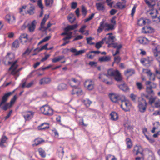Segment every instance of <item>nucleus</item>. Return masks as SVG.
Instances as JSON below:
<instances>
[{
	"label": "nucleus",
	"mask_w": 160,
	"mask_h": 160,
	"mask_svg": "<svg viewBox=\"0 0 160 160\" xmlns=\"http://www.w3.org/2000/svg\"><path fill=\"white\" fill-rule=\"evenodd\" d=\"M52 133L55 137L57 138H58L59 136V133L57 131L56 129L52 130Z\"/></svg>",
	"instance_id": "864d4df0"
},
{
	"label": "nucleus",
	"mask_w": 160,
	"mask_h": 160,
	"mask_svg": "<svg viewBox=\"0 0 160 160\" xmlns=\"http://www.w3.org/2000/svg\"><path fill=\"white\" fill-rule=\"evenodd\" d=\"M93 38H92L91 37L89 38H86V40L87 41V43L88 44H89L91 45H92L95 44L94 42H92L91 41L93 39Z\"/></svg>",
	"instance_id": "3c124183"
},
{
	"label": "nucleus",
	"mask_w": 160,
	"mask_h": 160,
	"mask_svg": "<svg viewBox=\"0 0 160 160\" xmlns=\"http://www.w3.org/2000/svg\"><path fill=\"white\" fill-rule=\"evenodd\" d=\"M112 33H108L107 35H109V36L108 38V40H107L106 38H105L101 41V45L102 44H103L104 43L106 42L107 43H112L114 42V40L115 38L114 36L112 35Z\"/></svg>",
	"instance_id": "2eb2a0df"
},
{
	"label": "nucleus",
	"mask_w": 160,
	"mask_h": 160,
	"mask_svg": "<svg viewBox=\"0 0 160 160\" xmlns=\"http://www.w3.org/2000/svg\"><path fill=\"white\" fill-rule=\"evenodd\" d=\"M64 58V57L63 56H59L52 59V61L53 62L56 63L63 59Z\"/></svg>",
	"instance_id": "ea45409f"
},
{
	"label": "nucleus",
	"mask_w": 160,
	"mask_h": 160,
	"mask_svg": "<svg viewBox=\"0 0 160 160\" xmlns=\"http://www.w3.org/2000/svg\"><path fill=\"white\" fill-rule=\"evenodd\" d=\"M28 35L26 33H23L21 34L19 39L21 42L22 44H24L28 41Z\"/></svg>",
	"instance_id": "412c9836"
},
{
	"label": "nucleus",
	"mask_w": 160,
	"mask_h": 160,
	"mask_svg": "<svg viewBox=\"0 0 160 160\" xmlns=\"http://www.w3.org/2000/svg\"><path fill=\"white\" fill-rule=\"evenodd\" d=\"M147 105V103L146 101L142 98V101H139L138 103V106L139 111L141 112H145L146 109Z\"/></svg>",
	"instance_id": "4468645a"
},
{
	"label": "nucleus",
	"mask_w": 160,
	"mask_h": 160,
	"mask_svg": "<svg viewBox=\"0 0 160 160\" xmlns=\"http://www.w3.org/2000/svg\"><path fill=\"white\" fill-rule=\"evenodd\" d=\"M121 101L122 102L120 104L121 107L123 110L128 111L131 107V103L129 101L126 100L125 97L124 98H122Z\"/></svg>",
	"instance_id": "9d476101"
},
{
	"label": "nucleus",
	"mask_w": 160,
	"mask_h": 160,
	"mask_svg": "<svg viewBox=\"0 0 160 160\" xmlns=\"http://www.w3.org/2000/svg\"><path fill=\"white\" fill-rule=\"evenodd\" d=\"M86 28V26L85 25H83L81 27L80 29L79 32H80L81 33H83L85 31L84 30Z\"/></svg>",
	"instance_id": "0e129e2a"
},
{
	"label": "nucleus",
	"mask_w": 160,
	"mask_h": 160,
	"mask_svg": "<svg viewBox=\"0 0 160 160\" xmlns=\"http://www.w3.org/2000/svg\"><path fill=\"white\" fill-rule=\"evenodd\" d=\"M39 155L42 158H44L46 156V153L44 149L40 148L38 150Z\"/></svg>",
	"instance_id": "4c0bfd02"
},
{
	"label": "nucleus",
	"mask_w": 160,
	"mask_h": 160,
	"mask_svg": "<svg viewBox=\"0 0 160 160\" xmlns=\"http://www.w3.org/2000/svg\"><path fill=\"white\" fill-rule=\"evenodd\" d=\"M36 25V22L35 20L33 21L30 24L28 25V29L30 32H32L34 31Z\"/></svg>",
	"instance_id": "c85d7f7f"
},
{
	"label": "nucleus",
	"mask_w": 160,
	"mask_h": 160,
	"mask_svg": "<svg viewBox=\"0 0 160 160\" xmlns=\"http://www.w3.org/2000/svg\"><path fill=\"white\" fill-rule=\"evenodd\" d=\"M51 38V37L50 36H48L45 37L44 39L41 40L40 42L42 43L43 42H46L48 41Z\"/></svg>",
	"instance_id": "69168bd1"
},
{
	"label": "nucleus",
	"mask_w": 160,
	"mask_h": 160,
	"mask_svg": "<svg viewBox=\"0 0 160 160\" xmlns=\"http://www.w3.org/2000/svg\"><path fill=\"white\" fill-rule=\"evenodd\" d=\"M125 75L127 77L132 76L134 73V71L132 69H128L124 72Z\"/></svg>",
	"instance_id": "72a5a7b5"
},
{
	"label": "nucleus",
	"mask_w": 160,
	"mask_h": 160,
	"mask_svg": "<svg viewBox=\"0 0 160 160\" xmlns=\"http://www.w3.org/2000/svg\"><path fill=\"white\" fill-rule=\"evenodd\" d=\"M85 52V50H82L78 51H77L76 53H75L74 55L75 56H78L79 55L82 54Z\"/></svg>",
	"instance_id": "e2e57ef3"
},
{
	"label": "nucleus",
	"mask_w": 160,
	"mask_h": 160,
	"mask_svg": "<svg viewBox=\"0 0 160 160\" xmlns=\"http://www.w3.org/2000/svg\"><path fill=\"white\" fill-rule=\"evenodd\" d=\"M111 119L113 121H116L118 118V115L117 113L114 112H112L110 114Z\"/></svg>",
	"instance_id": "f704fd0d"
},
{
	"label": "nucleus",
	"mask_w": 160,
	"mask_h": 160,
	"mask_svg": "<svg viewBox=\"0 0 160 160\" xmlns=\"http://www.w3.org/2000/svg\"><path fill=\"white\" fill-rule=\"evenodd\" d=\"M116 6L119 8L122 9L125 7V4L123 2H119L116 4Z\"/></svg>",
	"instance_id": "09e8293b"
},
{
	"label": "nucleus",
	"mask_w": 160,
	"mask_h": 160,
	"mask_svg": "<svg viewBox=\"0 0 160 160\" xmlns=\"http://www.w3.org/2000/svg\"><path fill=\"white\" fill-rule=\"evenodd\" d=\"M84 84V86L89 90H92L93 88L94 83L92 80H88L86 81Z\"/></svg>",
	"instance_id": "dca6fc26"
},
{
	"label": "nucleus",
	"mask_w": 160,
	"mask_h": 160,
	"mask_svg": "<svg viewBox=\"0 0 160 160\" xmlns=\"http://www.w3.org/2000/svg\"><path fill=\"white\" fill-rule=\"evenodd\" d=\"M110 59V57L108 56L101 57V62H107Z\"/></svg>",
	"instance_id": "49530a36"
},
{
	"label": "nucleus",
	"mask_w": 160,
	"mask_h": 160,
	"mask_svg": "<svg viewBox=\"0 0 160 160\" xmlns=\"http://www.w3.org/2000/svg\"><path fill=\"white\" fill-rule=\"evenodd\" d=\"M72 91V95L76 94L77 96H79L83 94V92L82 89L80 87L75 86Z\"/></svg>",
	"instance_id": "ddd939ff"
},
{
	"label": "nucleus",
	"mask_w": 160,
	"mask_h": 160,
	"mask_svg": "<svg viewBox=\"0 0 160 160\" xmlns=\"http://www.w3.org/2000/svg\"><path fill=\"white\" fill-rule=\"evenodd\" d=\"M6 20L10 24H12L15 22V18L13 14H8L5 17Z\"/></svg>",
	"instance_id": "6ab92c4d"
},
{
	"label": "nucleus",
	"mask_w": 160,
	"mask_h": 160,
	"mask_svg": "<svg viewBox=\"0 0 160 160\" xmlns=\"http://www.w3.org/2000/svg\"><path fill=\"white\" fill-rule=\"evenodd\" d=\"M118 87L120 89L124 91H126L128 89V87L125 83L119 85Z\"/></svg>",
	"instance_id": "79ce46f5"
},
{
	"label": "nucleus",
	"mask_w": 160,
	"mask_h": 160,
	"mask_svg": "<svg viewBox=\"0 0 160 160\" xmlns=\"http://www.w3.org/2000/svg\"><path fill=\"white\" fill-rule=\"evenodd\" d=\"M145 137L150 143L153 144L155 140L154 139L149 138L147 135H145Z\"/></svg>",
	"instance_id": "680f3d73"
},
{
	"label": "nucleus",
	"mask_w": 160,
	"mask_h": 160,
	"mask_svg": "<svg viewBox=\"0 0 160 160\" xmlns=\"http://www.w3.org/2000/svg\"><path fill=\"white\" fill-rule=\"evenodd\" d=\"M132 100L134 102L136 101L137 99H139V98L137 95H135L133 93L131 94L130 96Z\"/></svg>",
	"instance_id": "603ef678"
},
{
	"label": "nucleus",
	"mask_w": 160,
	"mask_h": 160,
	"mask_svg": "<svg viewBox=\"0 0 160 160\" xmlns=\"http://www.w3.org/2000/svg\"><path fill=\"white\" fill-rule=\"evenodd\" d=\"M40 110L42 114L47 116H51L53 114V109L48 105H45L41 107Z\"/></svg>",
	"instance_id": "7ed1b4c3"
},
{
	"label": "nucleus",
	"mask_w": 160,
	"mask_h": 160,
	"mask_svg": "<svg viewBox=\"0 0 160 160\" xmlns=\"http://www.w3.org/2000/svg\"><path fill=\"white\" fill-rule=\"evenodd\" d=\"M106 160H117V159L114 156L109 155L106 157Z\"/></svg>",
	"instance_id": "8fccbe9b"
},
{
	"label": "nucleus",
	"mask_w": 160,
	"mask_h": 160,
	"mask_svg": "<svg viewBox=\"0 0 160 160\" xmlns=\"http://www.w3.org/2000/svg\"><path fill=\"white\" fill-rule=\"evenodd\" d=\"M148 103L153 107H160V100L158 99L156 97H151L149 98Z\"/></svg>",
	"instance_id": "1a4fd4ad"
},
{
	"label": "nucleus",
	"mask_w": 160,
	"mask_h": 160,
	"mask_svg": "<svg viewBox=\"0 0 160 160\" xmlns=\"http://www.w3.org/2000/svg\"><path fill=\"white\" fill-rule=\"evenodd\" d=\"M34 112L32 111H26L22 113V114L25 121H29L33 117Z\"/></svg>",
	"instance_id": "f8f14e48"
},
{
	"label": "nucleus",
	"mask_w": 160,
	"mask_h": 160,
	"mask_svg": "<svg viewBox=\"0 0 160 160\" xmlns=\"http://www.w3.org/2000/svg\"><path fill=\"white\" fill-rule=\"evenodd\" d=\"M111 24L107 23H101V31L102 29H104L105 31L114 29L116 24L115 18H113L111 19Z\"/></svg>",
	"instance_id": "423d86ee"
},
{
	"label": "nucleus",
	"mask_w": 160,
	"mask_h": 160,
	"mask_svg": "<svg viewBox=\"0 0 160 160\" xmlns=\"http://www.w3.org/2000/svg\"><path fill=\"white\" fill-rule=\"evenodd\" d=\"M72 82H73L75 84L80 83V81L75 78H72L70 79H68V83L72 87L75 86L72 83Z\"/></svg>",
	"instance_id": "a878e982"
},
{
	"label": "nucleus",
	"mask_w": 160,
	"mask_h": 160,
	"mask_svg": "<svg viewBox=\"0 0 160 160\" xmlns=\"http://www.w3.org/2000/svg\"><path fill=\"white\" fill-rule=\"evenodd\" d=\"M83 102L86 107H88L90 106L92 102L88 99H86L83 100Z\"/></svg>",
	"instance_id": "a18cd8bd"
},
{
	"label": "nucleus",
	"mask_w": 160,
	"mask_h": 160,
	"mask_svg": "<svg viewBox=\"0 0 160 160\" xmlns=\"http://www.w3.org/2000/svg\"><path fill=\"white\" fill-rule=\"evenodd\" d=\"M154 32V30L150 27H145L142 28V32L144 33H152Z\"/></svg>",
	"instance_id": "393cba45"
},
{
	"label": "nucleus",
	"mask_w": 160,
	"mask_h": 160,
	"mask_svg": "<svg viewBox=\"0 0 160 160\" xmlns=\"http://www.w3.org/2000/svg\"><path fill=\"white\" fill-rule=\"evenodd\" d=\"M49 18V15H47L46 14L44 15V17L42 19L41 24H40V29L41 30H43L44 28H45V27L44 26V25Z\"/></svg>",
	"instance_id": "c756f323"
},
{
	"label": "nucleus",
	"mask_w": 160,
	"mask_h": 160,
	"mask_svg": "<svg viewBox=\"0 0 160 160\" xmlns=\"http://www.w3.org/2000/svg\"><path fill=\"white\" fill-rule=\"evenodd\" d=\"M8 139V138L6 136L4 135L2 136L0 139V147L1 148H3L6 147L4 144L6 142Z\"/></svg>",
	"instance_id": "bb28decb"
},
{
	"label": "nucleus",
	"mask_w": 160,
	"mask_h": 160,
	"mask_svg": "<svg viewBox=\"0 0 160 160\" xmlns=\"http://www.w3.org/2000/svg\"><path fill=\"white\" fill-rule=\"evenodd\" d=\"M126 142L127 145V147L128 148H130L132 146V143L131 140L129 138L126 139Z\"/></svg>",
	"instance_id": "c03bdc74"
},
{
	"label": "nucleus",
	"mask_w": 160,
	"mask_h": 160,
	"mask_svg": "<svg viewBox=\"0 0 160 160\" xmlns=\"http://www.w3.org/2000/svg\"><path fill=\"white\" fill-rule=\"evenodd\" d=\"M53 3V0H45V5L47 7H51Z\"/></svg>",
	"instance_id": "37998d69"
},
{
	"label": "nucleus",
	"mask_w": 160,
	"mask_h": 160,
	"mask_svg": "<svg viewBox=\"0 0 160 160\" xmlns=\"http://www.w3.org/2000/svg\"><path fill=\"white\" fill-rule=\"evenodd\" d=\"M114 62L117 64L121 60V58L119 56L115 57L114 58Z\"/></svg>",
	"instance_id": "774afa93"
},
{
	"label": "nucleus",
	"mask_w": 160,
	"mask_h": 160,
	"mask_svg": "<svg viewBox=\"0 0 160 160\" xmlns=\"http://www.w3.org/2000/svg\"><path fill=\"white\" fill-rule=\"evenodd\" d=\"M150 22V21L148 19L140 18L138 20V24L139 26H142L147 24H149Z\"/></svg>",
	"instance_id": "5701e85b"
},
{
	"label": "nucleus",
	"mask_w": 160,
	"mask_h": 160,
	"mask_svg": "<svg viewBox=\"0 0 160 160\" xmlns=\"http://www.w3.org/2000/svg\"><path fill=\"white\" fill-rule=\"evenodd\" d=\"M57 153L59 157L62 159L64 153L63 147L61 146L58 147L57 148Z\"/></svg>",
	"instance_id": "7c9ffc66"
},
{
	"label": "nucleus",
	"mask_w": 160,
	"mask_h": 160,
	"mask_svg": "<svg viewBox=\"0 0 160 160\" xmlns=\"http://www.w3.org/2000/svg\"><path fill=\"white\" fill-rule=\"evenodd\" d=\"M68 85L66 84L62 83L58 85V89L59 90L62 91L67 89L68 88Z\"/></svg>",
	"instance_id": "473e14b6"
},
{
	"label": "nucleus",
	"mask_w": 160,
	"mask_h": 160,
	"mask_svg": "<svg viewBox=\"0 0 160 160\" xmlns=\"http://www.w3.org/2000/svg\"><path fill=\"white\" fill-rule=\"evenodd\" d=\"M143 72L144 73L147 74L148 76H149L150 75H151L152 73L150 70L148 69H143Z\"/></svg>",
	"instance_id": "bf43d9fd"
},
{
	"label": "nucleus",
	"mask_w": 160,
	"mask_h": 160,
	"mask_svg": "<svg viewBox=\"0 0 160 160\" xmlns=\"http://www.w3.org/2000/svg\"><path fill=\"white\" fill-rule=\"evenodd\" d=\"M51 81V79L49 78H44L40 80L39 84L40 85L48 84H49Z\"/></svg>",
	"instance_id": "b1692460"
},
{
	"label": "nucleus",
	"mask_w": 160,
	"mask_h": 160,
	"mask_svg": "<svg viewBox=\"0 0 160 160\" xmlns=\"http://www.w3.org/2000/svg\"><path fill=\"white\" fill-rule=\"evenodd\" d=\"M72 32H69V34H68L67 35V36L63 38V40L64 41H66L67 40L69 39L72 38Z\"/></svg>",
	"instance_id": "6e6d98bb"
},
{
	"label": "nucleus",
	"mask_w": 160,
	"mask_h": 160,
	"mask_svg": "<svg viewBox=\"0 0 160 160\" xmlns=\"http://www.w3.org/2000/svg\"><path fill=\"white\" fill-rule=\"evenodd\" d=\"M49 127V124L48 123L44 122L38 126L37 128L39 130H45L48 129Z\"/></svg>",
	"instance_id": "4be33fe9"
},
{
	"label": "nucleus",
	"mask_w": 160,
	"mask_h": 160,
	"mask_svg": "<svg viewBox=\"0 0 160 160\" xmlns=\"http://www.w3.org/2000/svg\"><path fill=\"white\" fill-rule=\"evenodd\" d=\"M155 72L156 77H157L158 79H160V70L156 69L155 70Z\"/></svg>",
	"instance_id": "052dcab7"
},
{
	"label": "nucleus",
	"mask_w": 160,
	"mask_h": 160,
	"mask_svg": "<svg viewBox=\"0 0 160 160\" xmlns=\"http://www.w3.org/2000/svg\"><path fill=\"white\" fill-rule=\"evenodd\" d=\"M111 101L115 103H119L122 98H124V96L118 93H111L109 94Z\"/></svg>",
	"instance_id": "0eeeda50"
},
{
	"label": "nucleus",
	"mask_w": 160,
	"mask_h": 160,
	"mask_svg": "<svg viewBox=\"0 0 160 160\" xmlns=\"http://www.w3.org/2000/svg\"><path fill=\"white\" fill-rule=\"evenodd\" d=\"M38 6L42 10L43 9V7L42 3V0H38Z\"/></svg>",
	"instance_id": "338daca9"
},
{
	"label": "nucleus",
	"mask_w": 160,
	"mask_h": 160,
	"mask_svg": "<svg viewBox=\"0 0 160 160\" xmlns=\"http://www.w3.org/2000/svg\"><path fill=\"white\" fill-rule=\"evenodd\" d=\"M78 27L77 24H75L72 25H68L64 29L65 32H68L69 31L73 30L76 28Z\"/></svg>",
	"instance_id": "2f4dec72"
},
{
	"label": "nucleus",
	"mask_w": 160,
	"mask_h": 160,
	"mask_svg": "<svg viewBox=\"0 0 160 160\" xmlns=\"http://www.w3.org/2000/svg\"><path fill=\"white\" fill-rule=\"evenodd\" d=\"M151 82L150 81H146L145 82V84L146 86V91L148 94H154L152 88L149 86Z\"/></svg>",
	"instance_id": "aec40b11"
},
{
	"label": "nucleus",
	"mask_w": 160,
	"mask_h": 160,
	"mask_svg": "<svg viewBox=\"0 0 160 160\" xmlns=\"http://www.w3.org/2000/svg\"><path fill=\"white\" fill-rule=\"evenodd\" d=\"M84 121L83 118H82V119L79 120L78 125L82 127H86L88 126V123H85Z\"/></svg>",
	"instance_id": "a19ab883"
},
{
	"label": "nucleus",
	"mask_w": 160,
	"mask_h": 160,
	"mask_svg": "<svg viewBox=\"0 0 160 160\" xmlns=\"http://www.w3.org/2000/svg\"><path fill=\"white\" fill-rule=\"evenodd\" d=\"M45 142V140L42 138L38 137L35 138L33 141L32 146L36 147Z\"/></svg>",
	"instance_id": "f3484780"
},
{
	"label": "nucleus",
	"mask_w": 160,
	"mask_h": 160,
	"mask_svg": "<svg viewBox=\"0 0 160 160\" xmlns=\"http://www.w3.org/2000/svg\"><path fill=\"white\" fill-rule=\"evenodd\" d=\"M143 149L140 146H136L134 147L133 152L135 155H137L138 154L142 155Z\"/></svg>",
	"instance_id": "a211bd4d"
},
{
	"label": "nucleus",
	"mask_w": 160,
	"mask_h": 160,
	"mask_svg": "<svg viewBox=\"0 0 160 160\" xmlns=\"http://www.w3.org/2000/svg\"><path fill=\"white\" fill-rule=\"evenodd\" d=\"M146 3L148 5L151 9L147 12V15L149 17L152 18V19L156 18L160 22V16L157 17L158 14V11L156 9L153 8V7L155 5L154 0H145Z\"/></svg>",
	"instance_id": "f257e3e1"
},
{
	"label": "nucleus",
	"mask_w": 160,
	"mask_h": 160,
	"mask_svg": "<svg viewBox=\"0 0 160 160\" xmlns=\"http://www.w3.org/2000/svg\"><path fill=\"white\" fill-rule=\"evenodd\" d=\"M153 61V58L151 57L142 58L140 60L141 63L146 67L150 66Z\"/></svg>",
	"instance_id": "9b49d317"
},
{
	"label": "nucleus",
	"mask_w": 160,
	"mask_h": 160,
	"mask_svg": "<svg viewBox=\"0 0 160 160\" xmlns=\"http://www.w3.org/2000/svg\"><path fill=\"white\" fill-rule=\"evenodd\" d=\"M136 86L138 88L141 90L143 88V87L142 83L140 82H137L136 83Z\"/></svg>",
	"instance_id": "4d7b16f0"
},
{
	"label": "nucleus",
	"mask_w": 160,
	"mask_h": 160,
	"mask_svg": "<svg viewBox=\"0 0 160 160\" xmlns=\"http://www.w3.org/2000/svg\"><path fill=\"white\" fill-rule=\"evenodd\" d=\"M81 12L82 15L85 17L87 14V11L86 8L83 5L82 6Z\"/></svg>",
	"instance_id": "de8ad7c7"
},
{
	"label": "nucleus",
	"mask_w": 160,
	"mask_h": 160,
	"mask_svg": "<svg viewBox=\"0 0 160 160\" xmlns=\"http://www.w3.org/2000/svg\"><path fill=\"white\" fill-rule=\"evenodd\" d=\"M138 41L141 44H146L149 43V40L147 38L142 37H139L138 39Z\"/></svg>",
	"instance_id": "cd10ccee"
},
{
	"label": "nucleus",
	"mask_w": 160,
	"mask_h": 160,
	"mask_svg": "<svg viewBox=\"0 0 160 160\" xmlns=\"http://www.w3.org/2000/svg\"><path fill=\"white\" fill-rule=\"evenodd\" d=\"M30 6L29 9L27 11V12L30 15H33L34 13V10L35 9V7L31 4H30Z\"/></svg>",
	"instance_id": "c9c22d12"
},
{
	"label": "nucleus",
	"mask_w": 160,
	"mask_h": 160,
	"mask_svg": "<svg viewBox=\"0 0 160 160\" xmlns=\"http://www.w3.org/2000/svg\"><path fill=\"white\" fill-rule=\"evenodd\" d=\"M12 46L14 48H17L19 46V42L18 40L15 41L12 43Z\"/></svg>",
	"instance_id": "13d9d810"
},
{
	"label": "nucleus",
	"mask_w": 160,
	"mask_h": 160,
	"mask_svg": "<svg viewBox=\"0 0 160 160\" xmlns=\"http://www.w3.org/2000/svg\"><path fill=\"white\" fill-rule=\"evenodd\" d=\"M15 90L12 92H9L5 93L2 97L1 101L0 102V108L3 110L6 111L9 108L12 106L10 103L6 102L8 100L9 97L12 95L15 92Z\"/></svg>",
	"instance_id": "f03ea898"
},
{
	"label": "nucleus",
	"mask_w": 160,
	"mask_h": 160,
	"mask_svg": "<svg viewBox=\"0 0 160 160\" xmlns=\"http://www.w3.org/2000/svg\"><path fill=\"white\" fill-rule=\"evenodd\" d=\"M108 75L114 77L115 79L118 82L120 81L122 79L120 73L116 69H110L108 70Z\"/></svg>",
	"instance_id": "39448f33"
},
{
	"label": "nucleus",
	"mask_w": 160,
	"mask_h": 160,
	"mask_svg": "<svg viewBox=\"0 0 160 160\" xmlns=\"http://www.w3.org/2000/svg\"><path fill=\"white\" fill-rule=\"evenodd\" d=\"M17 98V97L16 95H14L13 97L11 99L10 103L12 106L14 103L15 101Z\"/></svg>",
	"instance_id": "5fc2aeb1"
},
{
	"label": "nucleus",
	"mask_w": 160,
	"mask_h": 160,
	"mask_svg": "<svg viewBox=\"0 0 160 160\" xmlns=\"http://www.w3.org/2000/svg\"><path fill=\"white\" fill-rule=\"evenodd\" d=\"M14 54L12 53H8L3 58V63L6 65H12L15 62Z\"/></svg>",
	"instance_id": "20e7f679"
},
{
	"label": "nucleus",
	"mask_w": 160,
	"mask_h": 160,
	"mask_svg": "<svg viewBox=\"0 0 160 160\" xmlns=\"http://www.w3.org/2000/svg\"><path fill=\"white\" fill-rule=\"evenodd\" d=\"M68 20L71 23H73L75 21L76 18L73 14H71L68 17Z\"/></svg>",
	"instance_id": "e433bc0d"
},
{
	"label": "nucleus",
	"mask_w": 160,
	"mask_h": 160,
	"mask_svg": "<svg viewBox=\"0 0 160 160\" xmlns=\"http://www.w3.org/2000/svg\"><path fill=\"white\" fill-rule=\"evenodd\" d=\"M153 52L154 55H157L160 53V45H158L156 46L155 48L153 49Z\"/></svg>",
	"instance_id": "58836bf2"
},
{
	"label": "nucleus",
	"mask_w": 160,
	"mask_h": 160,
	"mask_svg": "<svg viewBox=\"0 0 160 160\" xmlns=\"http://www.w3.org/2000/svg\"><path fill=\"white\" fill-rule=\"evenodd\" d=\"M17 62L18 60H15V62L13 63L12 65H11L9 68L8 71H11V74L15 75L22 69V68H21L17 70V68L18 67V65L17 64Z\"/></svg>",
	"instance_id": "6e6552de"
}]
</instances>
